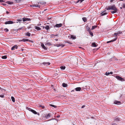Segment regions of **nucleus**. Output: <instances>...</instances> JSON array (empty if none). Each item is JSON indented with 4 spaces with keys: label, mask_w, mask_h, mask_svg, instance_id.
<instances>
[{
    "label": "nucleus",
    "mask_w": 125,
    "mask_h": 125,
    "mask_svg": "<svg viewBox=\"0 0 125 125\" xmlns=\"http://www.w3.org/2000/svg\"><path fill=\"white\" fill-rule=\"evenodd\" d=\"M106 9L108 10H114L111 11V13L112 14H114L116 13L117 10V8H116L115 6L114 5L109 6L108 8H107Z\"/></svg>",
    "instance_id": "f257e3e1"
},
{
    "label": "nucleus",
    "mask_w": 125,
    "mask_h": 125,
    "mask_svg": "<svg viewBox=\"0 0 125 125\" xmlns=\"http://www.w3.org/2000/svg\"><path fill=\"white\" fill-rule=\"evenodd\" d=\"M122 32H117V33H114V34H112L111 35H112V36H113L114 35H115V38H116V37H117V35L121 34H122Z\"/></svg>",
    "instance_id": "f03ea898"
},
{
    "label": "nucleus",
    "mask_w": 125,
    "mask_h": 125,
    "mask_svg": "<svg viewBox=\"0 0 125 125\" xmlns=\"http://www.w3.org/2000/svg\"><path fill=\"white\" fill-rule=\"evenodd\" d=\"M115 78L118 80L120 81H124V79L122 78L119 76H115Z\"/></svg>",
    "instance_id": "7ed1b4c3"
},
{
    "label": "nucleus",
    "mask_w": 125,
    "mask_h": 125,
    "mask_svg": "<svg viewBox=\"0 0 125 125\" xmlns=\"http://www.w3.org/2000/svg\"><path fill=\"white\" fill-rule=\"evenodd\" d=\"M53 45L55 46H57V47H59L60 46H61L62 47L65 46V45L63 44H55Z\"/></svg>",
    "instance_id": "20e7f679"
},
{
    "label": "nucleus",
    "mask_w": 125,
    "mask_h": 125,
    "mask_svg": "<svg viewBox=\"0 0 125 125\" xmlns=\"http://www.w3.org/2000/svg\"><path fill=\"white\" fill-rule=\"evenodd\" d=\"M42 64L44 65V66H46L50 65V63L49 62H43Z\"/></svg>",
    "instance_id": "39448f33"
},
{
    "label": "nucleus",
    "mask_w": 125,
    "mask_h": 125,
    "mask_svg": "<svg viewBox=\"0 0 125 125\" xmlns=\"http://www.w3.org/2000/svg\"><path fill=\"white\" fill-rule=\"evenodd\" d=\"M62 25V23H59L56 24L54 26V27H56L57 28H59L61 27Z\"/></svg>",
    "instance_id": "423d86ee"
},
{
    "label": "nucleus",
    "mask_w": 125,
    "mask_h": 125,
    "mask_svg": "<svg viewBox=\"0 0 125 125\" xmlns=\"http://www.w3.org/2000/svg\"><path fill=\"white\" fill-rule=\"evenodd\" d=\"M51 114L49 113L48 114H46L44 116L46 119H48L51 117Z\"/></svg>",
    "instance_id": "0eeeda50"
},
{
    "label": "nucleus",
    "mask_w": 125,
    "mask_h": 125,
    "mask_svg": "<svg viewBox=\"0 0 125 125\" xmlns=\"http://www.w3.org/2000/svg\"><path fill=\"white\" fill-rule=\"evenodd\" d=\"M18 46L17 45H15L14 46L12 47L11 48V50L12 51L15 50V49H17L18 48Z\"/></svg>",
    "instance_id": "6e6552de"
},
{
    "label": "nucleus",
    "mask_w": 125,
    "mask_h": 125,
    "mask_svg": "<svg viewBox=\"0 0 125 125\" xmlns=\"http://www.w3.org/2000/svg\"><path fill=\"white\" fill-rule=\"evenodd\" d=\"M117 39V37H116V38H115V39L113 40H112L110 41H107V42H106V43H110L111 42H114L115 41H116V40Z\"/></svg>",
    "instance_id": "1a4fd4ad"
},
{
    "label": "nucleus",
    "mask_w": 125,
    "mask_h": 125,
    "mask_svg": "<svg viewBox=\"0 0 125 125\" xmlns=\"http://www.w3.org/2000/svg\"><path fill=\"white\" fill-rule=\"evenodd\" d=\"M14 22H13V21H6L5 22V24H12L13 23H14Z\"/></svg>",
    "instance_id": "9d476101"
},
{
    "label": "nucleus",
    "mask_w": 125,
    "mask_h": 125,
    "mask_svg": "<svg viewBox=\"0 0 125 125\" xmlns=\"http://www.w3.org/2000/svg\"><path fill=\"white\" fill-rule=\"evenodd\" d=\"M114 103L115 104H121V102L118 101H115L114 102Z\"/></svg>",
    "instance_id": "9b49d317"
},
{
    "label": "nucleus",
    "mask_w": 125,
    "mask_h": 125,
    "mask_svg": "<svg viewBox=\"0 0 125 125\" xmlns=\"http://www.w3.org/2000/svg\"><path fill=\"white\" fill-rule=\"evenodd\" d=\"M24 35H25V36L30 37L31 35V33L28 32H25L24 34Z\"/></svg>",
    "instance_id": "f8f14e48"
},
{
    "label": "nucleus",
    "mask_w": 125,
    "mask_h": 125,
    "mask_svg": "<svg viewBox=\"0 0 125 125\" xmlns=\"http://www.w3.org/2000/svg\"><path fill=\"white\" fill-rule=\"evenodd\" d=\"M41 47L42 48L44 49L45 50H47V48H46L44 46L43 43L41 44Z\"/></svg>",
    "instance_id": "ddd939ff"
},
{
    "label": "nucleus",
    "mask_w": 125,
    "mask_h": 125,
    "mask_svg": "<svg viewBox=\"0 0 125 125\" xmlns=\"http://www.w3.org/2000/svg\"><path fill=\"white\" fill-rule=\"evenodd\" d=\"M114 119L115 120V121H116L118 122L119 121H120L121 120V119L119 117H116Z\"/></svg>",
    "instance_id": "4468645a"
},
{
    "label": "nucleus",
    "mask_w": 125,
    "mask_h": 125,
    "mask_svg": "<svg viewBox=\"0 0 125 125\" xmlns=\"http://www.w3.org/2000/svg\"><path fill=\"white\" fill-rule=\"evenodd\" d=\"M74 90H75L77 91H80L81 90V88L80 87H77L75 88Z\"/></svg>",
    "instance_id": "2eb2a0df"
},
{
    "label": "nucleus",
    "mask_w": 125,
    "mask_h": 125,
    "mask_svg": "<svg viewBox=\"0 0 125 125\" xmlns=\"http://www.w3.org/2000/svg\"><path fill=\"white\" fill-rule=\"evenodd\" d=\"M23 42H28V41H29L30 42H32V41H31L30 40H29L28 39H23Z\"/></svg>",
    "instance_id": "dca6fc26"
},
{
    "label": "nucleus",
    "mask_w": 125,
    "mask_h": 125,
    "mask_svg": "<svg viewBox=\"0 0 125 125\" xmlns=\"http://www.w3.org/2000/svg\"><path fill=\"white\" fill-rule=\"evenodd\" d=\"M23 21H30L31 20L30 19L28 18H23Z\"/></svg>",
    "instance_id": "f3484780"
},
{
    "label": "nucleus",
    "mask_w": 125,
    "mask_h": 125,
    "mask_svg": "<svg viewBox=\"0 0 125 125\" xmlns=\"http://www.w3.org/2000/svg\"><path fill=\"white\" fill-rule=\"evenodd\" d=\"M71 38L73 39L74 40L76 39V37L74 35H71Z\"/></svg>",
    "instance_id": "a211bd4d"
},
{
    "label": "nucleus",
    "mask_w": 125,
    "mask_h": 125,
    "mask_svg": "<svg viewBox=\"0 0 125 125\" xmlns=\"http://www.w3.org/2000/svg\"><path fill=\"white\" fill-rule=\"evenodd\" d=\"M92 45L93 47H96L97 46V45L96 44V43L95 42H94L92 43Z\"/></svg>",
    "instance_id": "6ab92c4d"
},
{
    "label": "nucleus",
    "mask_w": 125,
    "mask_h": 125,
    "mask_svg": "<svg viewBox=\"0 0 125 125\" xmlns=\"http://www.w3.org/2000/svg\"><path fill=\"white\" fill-rule=\"evenodd\" d=\"M35 29H36L37 30L39 31L41 30V28L40 27H37V26H35Z\"/></svg>",
    "instance_id": "aec40b11"
},
{
    "label": "nucleus",
    "mask_w": 125,
    "mask_h": 125,
    "mask_svg": "<svg viewBox=\"0 0 125 125\" xmlns=\"http://www.w3.org/2000/svg\"><path fill=\"white\" fill-rule=\"evenodd\" d=\"M62 86L64 87H66L67 86V84L64 83H62Z\"/></svg>",
    "instance_id": "412c9836"
},
{
    "label": "nucleus",
    "mask_w": 125,
    "mask_h": 125,
    "mask_svg": "<svg viewBox=\"0 0 125 125\" xmlns=\"http://www.w3.org/2000/svg\"><path fill=\"white\" fill-rule=\"evenodd\" d=\"M105 11L101 13V15L102 16H104L107 13L106 12H105Z\"/></svg>",
    "instance_id": "4be33fe9"
},
{
    "label": "nucleus",
    "mask_w": 125,
    "mask_h": 125,
    "mask_svg": "<svg viewBox=\"0 0 125 125\" xmlns=\"http://www.w3.org/2000/svg\"><path fill=\"white\" fill-rule=\"evenodd\" d=\"M49 105L50 106H52L53 107L55 108H57V106H56L54 105H53L52 104H50Z\"/></svg>",
    "instance_id": "5701e85b"
},
{
    "label": "nucleus",
    "mask_w": 125,
    "mask_h": 125,
    "mask_svg": "<svg viewBox=\"0 0 125 125\" xmlns=\"http://www.w3.org/2000/svg\"><path fill=\"white\" fill-rule=\"evenodd\" d=\"M11 98L12 102H14L15 100L14 97H13L12 96L11 97Z\"/></svg>",
    "instance_id": "b1692460"
},
{
    "label": "nucleus",
    "mask_w": 125,
    "mask_h": 125,
    "mask_svg": "<svg viewBox=\"0 0 125 125\" xmlns=\"http://www.w3.org/2000/svg\"><path fill=\"white\" fill-rule=\"evenodd\" d=\"M7 55H4V56H3L2 57V59H5L7 58Z\"/></svg>",
    "instance_id": "393cba45"
},
{
    "label": "nucleus",
    "mask_w": 125,
    "mask_h": 125,
    "mask_svg": "<svg viewBox=\"0 0 125 125\" xmlns=\"http://www.w3.org/2000/svg\"><path fill=\"white\" fill-rule=\"evenodd\" d=\"M7 3L9 4H11L13 3V2H12L10 1H7Z\"/></svg>",
    "instance_id": "a878e982"
},
{
    "label": "nucleus",
    "mask_w": 125,
    "mask_h": 125,
    "mask_svg": "<svg viewBox=\"0 0 125 125\" xmlns=\"http://www.w3.org/2000/svg\"><path fill=\"white\" fill-rule=\"evenodd\" d=\"M61 69L62 70H64L65 68V66H61L60 67Z\"/></svg>",
    "instance_id": "bb28decb"
},
{
    "label": "nucleus",
    "mask_w": 125,
    "mask_h": 125,
    "mask_svg": "<svg viewBox=\"0 0 125 125\" xmlns=\"http://www.w3.org/2000/svg\"><path fill=\"white\" fill-rule=\"evenodd\" d=\"M50 28L49 26L48 25L45 27V28L47 30L49 29H50Z\"/></svg>",
    "instance_id": "cd10ccee"
},
{
    "label": "nucleus",
    "mask_w": 125,
    "mask_h": 125,
    "mask_svg": "<svg viewBox=\"0 0 125 125\" xmlns=\"http://www.w3.org/2000/svg\"><path fill=\"white\" fill-rule=\"evenodd\" d=\"M97 26H93L92 27V28H91V30H93L95 28H96V27Z\"/></svg>",
    "instance_id": "c85d7f7f"
},
{
    "label": "nucleus",
    "mask_w": 125,
    "mask_h": 125,
    "mask_svg": "<svg viewBox=\"0 0 125 125\" xmlns=\"http://www.w3.org/2000/svg\"><path fill=\"white\" fill-rule=\"evenodd\" d=\"M31 112H32L34 114H35L36 113V112L34 110H33L32 109L31 110Z\"/></svg>",
    "instance_id": "c756f323"
},
{
    "label": "nucleus",
    "mask_w": 125,
    "mask_h": 125,
    "mask_svg": "<svg viewBox=\"0 0 125 125\" xmlns=\"http://www.w3.org/2000/svg\"><path fill=\"white\" fill-rule=\"evenodd\" d=\"M91 36H93V34L92 32H89Z\"/></svg>",
    "instance_id": "7c9ffc66"
},
{
    "label": "nucleus",
    "mask_w": 125,
    "mask_h": 125,
    "mask_svg": "<svg viewBox=\"0 0 125 125\" xmlns=\"http://www.w3.org/2000/svg\"><path fill=\"white\" fill-rule=\"evenodd\" d=\"M82 19H83V21L84 22H86L87 21L86 18H85L83 17L82 18Z\"/></svg>",
    "instance_id": "2f4dec72"
},
{
    "label": "nucleus",
    "mask_w": 125,
    "mask_h": 125,
    "mask_svg": "<svg viewBox=\"0 0 125 125\" xmlns=\"http://www.w3.org/2000/svg\"><path fill=\"white\" fill-rule=\"evenodd\" d=\"M64 42L65 43H69L70 44H72V43L70 42L67 41H64Z\"/></svg>",
    "instance_id": "473e14b6"
},
{
    "label": "nucleus",
    "mask_w": 125,
    "mask_h": 125,
    "mask_svg": "<svg viewBox=\"0 0 125 125\" xmlns=\"http://www.w3.org/2000/svg\"><path fill=\"white\" fill-rule=\"evenodd\" d=\"M86 29L87 31H89L90 29V28L88 26H87L86 27Z\"/></svg>",
    "instance_id": "72a5a7b5"
},
{
    "label": "nucleus",
    "mask_w": 125,
    "mask_h": 125,
    "mask_svg": "<svg viewBox=\"0 0 125 125\" xmlns=\"http://www.w3.org/2000/svg\"><path fill=\"white\" fill-rule=\"evenodd\" d=\"M84 0H78L77 1V2L78 3L80 1V3H81Z\"/></svg>",
    "instance_id": "f704fd0d"
},
{
    "label": "nucleus",
    "mask_w": 125,
    "mask_h": 125,
    "mask_svg": "<svg viewBox=\"0 0 125 125\" xmlns=\"http://www.w3.org/2000/svg\"><path fill=\"white\" fill-rule=\"evenodd\" d=\"M39 106L40 107L42 108H44V106L43 105H39Z\"/></svg>",
    "instance_id": "c9c22d12"
},
{
    "label": "nucleus",
    "mask_w": 125,
    "mask_h": 125,
    "mask_svg": "<svg viewBox=\"0 0 125 125\" xmlns=\"http://www.w3.org/2000/svg\"><path fill=\"white\" fill-rule=\"evenodd\" d=\"M27 109L30 111H31V110L32 109L31 108H30L28 107H27Z\"/></svg>",
    "instance_id": "e433bc0d"
},
{
    "label": "nucleus",
    "mask_w": 125,
    "mask_h": 125,
    "mask_svg": "<svg viewBox=\"0 0 125 125\" xmlns=\"http://www.w3.org/2000/svg\"><path fill=\"white\" fill-rule=\"evenodd\" d=\"M110 73L109 72H106L105 73V75L107 76Z\"/></svg>",
    "instance_id": "4c0bfd02"
},
{
    "label": "nucleus",
    "mask_w": 125,
    "mask_h": 125,
    "mask_svg": "<svg viewBox=\"0 0 125 125\" xmlns=\"http://www.w3.org/2000/svg\"><path fill=\"white\" fill-rule=\"evenodd\" d=\"M47 44L49 46H51L52 45V43L51 42L47 43Z\"/></svg>",
    "instance_id": "58836bf2"
},
{
    "label": "nucleus",
    "mask_w": 125,
    "mask_h": 125,
    "mask_svg": "<svg viewBox=\"0 0 125 125\" xmlns=\"http://www.w3.org/2000/svg\"><path fill=\"white\" fill-rule=\"evenodd\" d=\"M4 31H9L7 29H4Z\"/></svg>",
    "instance_id": "ea45409f"
},
{
    "label": "nucleus",
    "mask_w": 125,
    "mask_h": 125,
    "mask_svg": "<svg viewBox=\"0 0 125 125\" xmlns=\"http://www.w3.org/2000/svg\"><path fill=\"white\" fill-rule=\"evenodd\" d=\"M31 7L33 6V7H38V6H37L36 5H34L33 6H31Z\"/></svg>",
    "instance_id": "a19ab883"
},
{
    "label": "nucleus",
    "mask_w": 125,
    "mask_h": 125,
    "mask_svg": "<svg viewBox=\"0 0 125 125\" xmlns=\"http://www.w3.org/2000/svg\"><path fill=\"white\" fill-rule=\"evenodd\" d=\"M22 28H20L18 29V31H23L24 30H21Z\"/></svg>",
    "instance_id": "79ce46f5"
},
{
    "label": "nucleus",
    "mask_w": 125,
    "mask_h": 125,
    "mask_svg": "<svg viewBox=\"0 0 125 125\" xmlns=\"http://www.w3.org/2000/svg\"><path fill=\"white\" fill-rule=\"evenodd\" d=\"M4 96V95H0V97L2 98Z\"/></svg>",
    "instance_id": "37998d69"
},
{
    "label": "nucleus",
    "mask_w": 125,
    "mask_h": 125,
    "mask_svg": "<svg viewBox=\"0 0 125 125\" xmlns=\"http://www.w3.org/2000/svg\"><path fill=\"white\" fill-rule=\"evenodd\" d=\"M36 113L35 114H37V115H39V113H37L36 112Z\"/></svg>",
    "instance_id": "c03bdc74"
},
{
    "label": "nucleus",
    "mask_w": 125,
    "mask_h": 125,
    "mask_svg": "<svg viewBox=\"0 0 125 125\" xmlns=\"http://www.w3.org/2000/svg\"><path fill=\"white\" fill-rule=\"evenodd\" d=\"M23 39L22 40H19V42H23Z\"/></svg>",
    "instance_id": "a18cd8bd"
},
{
    "label": "nucleus",
    "mask_w": 125,
    "mask_h": 125,
    "mask_svg": "<svg viewBox=\"0 0 125 125\" xmlns=\"http://www.w3.org/2000/svg\"><path fill=\"white\" fill-rule=\"evenodd\" d=\"M112 125H117V124L115 123H113L112 124Z\"/></svg>",
    "instance_id": "49530a36"
},
{
    "label": "nucleus",
    "mask_w": 125,
    "mask_h": 125,
    "mask_svg": "<svg viewBox=\"0 0 125 125\" xmlns=\"http://www.w3.org/2000/svg\"><path fill=\"white\" fill-rule=\"evenodd\" d=\"M113 36H112H112H111V37H113ZM111 37L110 36H107V37L108 38H110Z\"/></svg>",
    "instance_id": "de8ad7c7"
},
{
    "label": "nucleus",
    "mask_w": 125,
    "mask_h": 125,
    "mask_svg": "<svg viewBox=\"0 0 125 125\" xmlns=\"http://www.w3.org/2000/svg\"><path fill=\"white\" fill-rule=\"evenodd\" d=\"M85 105H83L82 106V107H81V108H84L85 107Z\"/></svg>",
    "instance_id": "09e8293b"
},
{
    "label": "nucleus",
    "mask_w": 125,
    "mask_h": 125,
    "mask_svg": "<svg viewBox=\"0 0 125 125\" xmlns=\"http://www.w3.org/2000/svg\"><path fill=\"white\" fill-rule=\"evenodd\" d=\"M68 38L70 39H71V35H69L68 36Z\"/></svg>",
    "instance_id": "8fccbe9b"
},
{
    "label": "nucleus",
    "mask_w": 125,
    "mask_h": 125,
    "mask_svg": "<svg viewBox=\"0 0 125 125\" xmlns=\"http://www.w3.org/2000/svg\"><path fill=\"white\" fill-rule=\"evenodd\" d=\"M3 2V1L2 0H0V2Z\"/></svg>",
    "instance_id": "3c124183"
},
{
    "label": "nucleus",
    "mask_w": 125,
    "mask_h": 125,
    "mask_svg": "<svg viewBox=\"0 0 125 125\" xmlns=\"http://www.w3.org/2000/svg\"><path fill=\"white\" fill-rule=\"evenodd\" d=\"M11 33L12 34H14L15 33H16L15 32H11Z\"/></svg>",
    "instance_id": "603ef678"
},
{
    "label": "nucleus",
    "mask_w": 125,
    "mask_h": 125,
    "mask_svg": "<svg viewBox=\"0 0 125 125\" xmlns=\"http://www.w3.org/2000/svg\"><path fill=\"white\" fill-rule=\"evenodd\" d=\"M110 74H113V73L112 72H111L109 73Z\"/></svg>",
    "instance_id": "864d4df0"
},
{
    "label": "nucleus",
    "mask_w": 125,
    "mask_h": 125,
    "mask_svg": "<svg viewBox=\"0 0 125 125\" xmlns=\"http://www.w3.org/2000/svg\"><path fill=\"white\" fill-rule=\"evenodd\" d=\"M60 117V115H57V118H59V117Z\"/></svg>",
    "instance_id": "5fc2aeb1"
},
{
    "label": "nucleus",
    "mask_w": 125,
    "mask_h": 125,
    "mask_svg": "<svg viewBox=\"0 0 125 125\" xmlns=\"http://www.w3.org/2000/svg\"><path fill=\"white\" fill-rule=\"evenodd\" d=\"M18 21H21V20H18Z\"/></svg>",
    "instance_id": "6e6d98bb"
},
{
    "label": "nucleus",
    "mask_w": 125,
    "mask_h": 125,
    "mask_svg": "<svg viewBox=\"0 0 125 125\" xmlns=\"http://www.w3.org/2000/svg\"><path fill=\"white\" fill-rule=\"evenodd\" d=\"M21 51L22 52L23 51H24V49H21Z\"/></svg>",
    "instance_id": "4d7b16f0"
},
{
    "label": "nucleus",
    "mask_w": 125,
    "mask_h": 125,
    "mask_svg": "<svg viewBox=\"0 0 125 125\" xmlns=\"http://www.w3.org/2000/svg\"><path fill=\"white\" fill-rule=\"evenodd\" d=\"M74 90H72L71 92H74Z\"/></svg>",
    "instance_id": "13d9d810"
},
{
    "label": "nucleus",
    "mask_w": 125,
    "mask_h": 125,
    "mask_svg": "<svg viewBox=\"0 0 125 125\" xmlns=\"http://www.w3.org/2000/svg\"><path fill=\"white\" fill-rule=\"evenodd\" d=\"M45 45L46 46L47 45H48V44H47V43H46L45 44Z\"/></svg>",
    "instance_id": "bf43d9fd"
},
{
    "label": "nucleus",
    "mask_w": 125,
    "mask_h": 125,
    "mask_svg": "<svg viewBox=\"0 0 125 125\" xmlns=\"http://www.w3.org/2000/svg\"><path fill=\"white\" fill-rule=\"evenodd\" d=\"M55 40L56 41H57L58 40V39H55Z\"/></svg>",
    "instance_id": "052dcab7"
},
{
    "label": "nucleus",
    "mask_w": 125,
    "mask_h": 125,
    "mask_svg": "<svg viewBox=\"0 0 125 125\" xmlns=\"http://www.w3.org/2000/svg\"><path fill=\"white\" fill-rule=\"evenodd\" d=\"M2 88L0 87V90H2Z\"/></svg>",
    "instance_id": "680f3d73"
},
{
    "label": "nucleus",
    "mask_w": 125,
    "mask_h": 125,
    "mask_svg": "<svg viewBox=\"0 0 125 125\" xmlns=\"http://www.w3.org/2000/svg\"><path fill=\"white\" fill-rule=\"evenodd\" d=\"M7 13H9V12H7Z\"/></svg>",
    "instance_id": "e2e57ef3"
},
{
    "label": "nucleus",
    "mask_w": 125,
    "mask_h": 125,
    "mask_svg": "<svg viewBox=\"0 0 125 125\" xmlns=\"http://www.w3.org/2000/svg\"><path fill=\"white\" fill-rule=\"evenodd\" d=\"M57 35H55V36H57Z\"/></svg>",
    "instance_id": "0e129e2a"
},
{
    "label": "nucleus",
    "mask_w": 125,
    "mask_h": 125,
    "mask_svg": "<svg viewBox=\"0 0 125 125\" xmlns=\"http://www.w3.org/2000/svg\"><path fill=\"white\" fill-rule=\"evenodd\" d=\"M111 1H112V0H111Z\"/></svg>",
    "instance_id": "69168bd1"
},
{
    "label": "nucleus",
    "mask_w": 125,
    "mask_h": 125,
    "mask_svg": "<svg viewBox=\"0 0 125 125\" xmlns=\"http://www.w3.org/2000/svg\"><path fill=\"white\" fill-rule=\"evenodd\" d=\"M52 120V119H51L50 120Z\"/></svg>",
    "instance_id": "338daca9"
}]
</instances>
